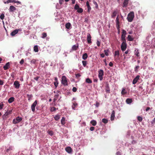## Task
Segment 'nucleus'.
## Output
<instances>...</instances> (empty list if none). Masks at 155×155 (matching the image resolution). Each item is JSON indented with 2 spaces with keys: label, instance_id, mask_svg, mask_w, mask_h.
<instances>
[{
  "label": "nucleus",
  "instance_id": "nucleus-36",
  "mask_svg": "<svg viewBox=\"0 0 155 155\" xmlns=\"http://www.w3.org/2000/svg\"><path fill=\"white\" fill-rule=\"evenodd\" d=\"M91 123L92 125L93 126H95L97 124V122L95 120H92L91 121Z\"/></svg>",
  "mask_w": 155,
  "mask_h": 155
},
{
  "label": "nucleus",
  "instance_id": "nucleus-35",
  "mask_svg": "<svg viewBox=\"0 0 155 155\" xmlns=\"http://www.w3.org/2000/svg\"><path fill=\"white\" fill-rule=\"evenodd\" d=\"M34 51L35 52H38V46L36 45L34 46Z\"/></svg>",
  "mask_w": 155,
  "mask_h": 155
},
{
  "label": "nucleus",
  "instance_id": "nucleus-62",
  "mask_svg": "<svg viewBox=\"0 0 155 155\" xmlns=\"http://www.w3.org/2000/svg\"><path fill=\"white\" fill-rule=\"evenodd\" d=\"M109 65L110 67H112L113 66V63L112 62H110L109 63Z\"/></svg>",
  "mask_w": 155,
  "mask_h": 155
},
{
  "label": "nucleus",
  "instance_id": "nucleus-8",
  "mask_svg": "<svg viewBox=\"0 0 155 155\" xmlns=\"http://www.w3.org/2000/svg\"><path fill=\"white\" fill-rule=\"evenodd\" d=\"M14 2L15 3H17L21 4V3L19 1H16L15 0H8L6 2H5V4L8 3H9Z\"/></svg>",
  "mask_w": 155,
  "mask_h": 155
},
{
  "label": "nucleus",
  "instance_id": "nucleus-53",
  "mask_svg": "<svg viewBox=\"0 0 155 155\" xmlns=\"http://www.w3.org/2000/svg\"><path fill=\"white\" fill-rule=\"evenodd\" d=\"M40 78L39 76H37L34 78V79L36 81H38V79Z\"/></svg>",
  "mask_w": 155,
  "mask_h": 155
},
{
  "label": "nucleus",
  "instance_id": "nucleus-34",
  "mask_svg": "<svg viewBox=\"0 0 155 155\" xmlns=\"http://www.w3.org/2000/svg\"><path fill=\"white\" fill-rule=\"evenodd\" d=\"M117 14V12L116 11H114L112 15H111V17L112 18H114L115 16Z\"/></svg>",
  "mask_w": 155,
  "mask_h": 155
},
{
  "label": "nucleus",
  "instance_id": "nucleus-21",
  "mask_svg": "<svg viewBox=\"0 0 155 155\" xmlns=\"http://www.w3.org/2000/svg\"><path fill=\"white\" fill-rule=\"evenodd\" d=\"M78 44L77 45H73L72 47V51H76L78 48Z\"/></svg>",
  "mask_w": 155,
  "mask_h": 155
},
{
  "label": "nucleus",
  "instance_id": "nucleus-18",
  "mask_svg": "<svg viewBox=\"0 0 155 155\" xmlns=\"http://www.w3.org/2000/svg\"><path fill=\"white\" fill-rule=\"evenodd\" d=\"M86 6L87 7L88 12L89 13L91 9V8L90 5L88 1H87L86 2Z\"/></svg>",
  "mask_w": 155,
  "mask_h": 155
},
{
  "label": "nucleus",
  "instance_id": "nucleus-27",
  "mask_svg": "<svg viewBox=\"0 0 155 155\" xmlns=\"http://www.w3.org/2000/svg\"><path fill=\"white\" fill-rule=\"evenodd\" d=\"M127 93V92L126 91V88H123L122 90L121 94L122 95H125Z\"/></svg>",
  "mask_w": 155,
  "mask_h": 155
},
{
  "label": "nucleus",
  "instance_id": "nucleus-15",
  "mask_svg": "<svg viewBox=\"0 0 155 155\" xmlns=\"http://www.w3.org/2000/svg\"><path fill=\"white\" fill-rule=\"evenodd\" d=\"M105 91L107 93H110V89L109 84L107 83L105 86Z\"/></svg>",
  "mask_w": 155,
  "mask_h": 155
},
{
  "label": "nucleus",
  "instance_id": "nucleus-33",
  "mask_svg": "<svg viewBox=\"0 0 155 155\" xmlns=\"http://www.w3.org/2000/svg\"><path fill=\"white\" fill-rule=\"evenodd\" d=\"M77 105L78 104L76 102L73 103V105L72 106V109L74 110H75V108Z\"/></svg>",
  "mask_w": 155,
  "mask_h": 155
},
{
  "label": "nucleus",
  "instance_id": "nucleus-44",
  "mask_svg": "<svg viewBox=\"0 0 155 155\" xmlns=\"http://www.w3.org/2000/svg\"><path fill=\"white\" fill-rule=\"evenodd\" d=\"M140 67L139 66H137L134 68V71L135 72H137L138 71V69Z\"/></svg>",
  "mask_w": 155,
  "mask_h": 155
},
{
  "label": "nucleus",
  "instance_id": "nucleus-58",
  "mask_svg": "<svg viewBox=\"0 0 155 155\" xmlns=\"http://www.w3.org/2000/svg\"><path fill=\"white\" fill-rule=\"evenodd\" d=\"M3 106L4 104H0V110L2 109Z\"/></svg>",
  "mask_w": 155,
  "mask_h": 155
},
{
  "label": "nucleus",
  "instance_id": "nucleus-41",
  "mask_svg": "<svg viewBox=\"0 0 155 155\" xmlns=\"http://www.w3.org/2000/svg\"><path fill=\"white\" fill-rule=\"evenodd\" d=\"M56 110V108L54 107H50V111L53 112L55 111Z\"/></svg>",
  "mask_w": 155,
  "mask_h": 155
},
{
  "label": "nucleus",
  "instance_id": "nucleus-40",
  "mask_svg": "<svg viewBox=\"0 0 155 155\" xmlns=\"http://www.w3.org/2000/svg\"><path fill=\"white\" fill-rule=\"evenodd\" d=\"M83 10L82 8H79L78 10H77V12L78 13H82L83 12Z\"/></svg>",
  "mask_w": 155,
  "mask_h": 155
},
{
  "label": "nucleus",
  "instance_id": "nucleus-14",
  "mask_svg": "<svg viewBox=\"0 0 155 155\" xmlns=\"http://www.w3.org/2000/svg\"><path fill=\"white\" fill-rule=\"evenodd\" d=\"M10 68V63L8 62L4 66L3 68L5 70L8 69Z\"/></svg>",
  "mask_w": 155,
  "mask_h": 155
},
{
  "label": "nucleus",
  "instance_id": "nucleus-11",
  "mask_svg": "<svg viewBox=\"0 0 155 155\" xmlns=\"http://www.w3.org/2000/svg\"><path fill=\"white\" fill-rule=\"evenodd\" d=\"M140 76L139 75H137L133 80V84H135L137 82L138 80L139 79Z\"/></svg>",
  "mask_w": 155,
  "mask_h": 155
},
{
  "label": "nucleus",
  "instance_id": "nucleus-10",
  "mask_svg": "<svg viewBox=\"0 0 155 155\" xmlns=\"http://www.w3.org/2000/svg\"><path fill=\"white\" fill-rule=\"evenodd\" d=\"M91 37L90 34L89 33H88L87 36V40L88 44L91 43L92 42L91 41Z\"/></svg>",
  "mask_w": 155,
  "mask_h": 155
},
{
  "label": "nucleus",
  "instance_id": "nucleus-25",
  "mask_svg": "<svg viewBox=\"0 0 155 155\" xmlns=\"http://www.w3.org/2000/svg\"><path fill=\"white\" fill-rule=\"evenodd\" d=\"M65 28L68 29H70L71 26V24L70 23L68 22L65 24Z\"/></svg>",
  "mask_w": 155,
  "mask_h": 155
},
{
  "label": "nucleus",
  "instance_id": "nucleus-2",
  "mask_svg": "<svg viewBox=\"0 0 155 155\" xmlns=\"http://www.w3.org/2000/svg\"><path fill=\"white\" fill-rule=\"evenodd\" d=\"M61 83L65 86H68V85L67 78L65 76H63L62 77Z\"/></svg>",
  "mask_w": 155,
  "mask_h": 155
},
{
  "label": "nucleus",
  "instance_id": "nucleus-5",
  "mask_svg": "<svg viewBox=\"0 0 155 155\" xmlns=\"http://www.w3.org/2000/svg\"><path fill=\"white\" fill-rule=\"evenodd\" d=\"M127 48V44L126 42H122L121 45V50L122 51H124Z\"/></svg>",
  "mask_w": 155,
  "mask_h": 155
},
{
  "label": "nucleus",
  "instance_id": "nucleus-49",
  "mask_svg": "<svg viewBox=\"0 0 155 155\" xmlns=\"http://www.w3.org/2000/svg\"><path fill=\"white\" fill-rule=\"evenodd\" d=\"M5 17L4 14H2L0 16V18L2 20H3Z\"/></svg>",
  "mask_w": 155,
  "mask_h": 155
},
{
  "label": "nucleus",
  "instance_id": "nucleus-31",
  "mask_svg": "<svg viewBox=\"0 0 155 155\" xmlns=\"http://www.w3.org/2000/svg\"><path fill=\"white\" fill-rule=\"evenodd\" d=\"M59 96V94H56L54 95V97L53 99V102H55V101H57L58 99V97Z\"/></svg>",
  "mask_w": 155,
  "mask_h": 155
},
{
  "label": "nucleus",
  "instance_id": "nucleus-16",
  "mask_svg": "<svg viewBox=\"0 0 155 155\" xmlns=\"http://www.w3.org/2000/svg\"><path fill=\"white\" fill-rule=\"evenodd\" d=\"M16 10V8L14 6H13L11 5L10 6L9 8V11L10 12H13L14 11H15Z\"/></svg>",
  "mask_w": 155,
  "mask_h": 155
},
{
  "label": "nucleus",
  "instance_id": "nucleus-63",
  "mask_svg": "<svg viewBox=\"0 0 155 155\" xmlns=\"http://www.w3.org/2000/svg\"><path fill=\"white\" fill-rule=\"evenodd\" d=\"M116 27L117 30H120V25H116Z\"/></svg>",
  "mask_w": 155,
  "mask_h": 155
},
{
  "label": "nucleus",
  "instance_id": "nucleus-47",
  "mask_svg": "<svg viewBox=\"0 0 155 155\" xmlns=\"http://www.w3.org/2000/svg\"><path fill=\"white\" fill-rule=\"evenodd\" d=\"M48 132L49 134L51 136H52L53 135V132L52 130L48 131Z\"/></svg>",
  "mask_w": 155,
  "mask_h": 155
},
{
  "label": "nucleus",
  "instance_id": "nucleus-1",
  "mask_svg": "<svg viewBox=\"0 0 155 155\" xmlns=\"http://www.w3.org/2000/svg\"><path fill=\"white\" fill-rule=\"evenodd\" d=\"M134 17V13L133 12H131L128 15L127 19L129 22H132Z\"/></svg>",
  "mask_w": 155,
  "mask_h": 155
},
{
  "label": "nucleus",
  "instance_id": "nucleus-50",
  "mask_svg": "<svg viewBox=\"0 0 155 155\" xmlns=\"http://www.w3.org/2000/svg\"><path fill=\"white\" fill-rule=\"evenodd\" d=\"M75 75L76 78H79L81 76V75L79 74H76Z\"/></svg>",
  "mask_w": 155,
  "mask_h": 155
},
{
  "label": "nucleus",
  "instance_id": "nucleus-54",
  "mask_svg": "<svg viewBox=\"0 0 155 155\" xmlns=\"http://www.w3.org/2000/svg\"><path fill=\"white\" fill-rule=\"evenodd\" d=\"M64 2V0H59V3L60 5H61L63 4Z\"/></svg>",
  "mask_w": 155,
  "mask_h": 155
},
{
  "label": "nucleus",
  "instance_id": "nucleus-38",
  "mask_svg": "<svg viewBox=\"0 0 155 155\" xmlns=\"http://www.w3.org/2000/svg\"><path fill=\"white\" fill-rule=\"evenodd\" d=\"M42 35L41 38H44L47 36V33L43 32L42 33Z\"/></svg>",
  "mask_w": 155,
  "mask_h": 155
},
{
  "label": "nucleus",
  "instance_id": "nucleus-23",
  "mask_svg": "<svg viewBox=\"0 0 155 155\" xmlns=\"http://www.w3.org/2000/svg\"><path fill=\"white\" fill-rule=\"evenodd\" d=\"M15 100V98L13 97H10L8 100V102L9 103H11Z\"/></svg>",
  "mask_w": 155,
  "mask_h": 155
},
{
  "label": "nucleus",
  "instance_id": "nucleus-37",
  "mask_svg": "<svg viewBox=\"0 0 155 155\" xmlns=\"http://www.w3.org/2000/svg\"><path fill=\"white\" fill-rule=\"evenodd\" d=\"M119 52L118 50L116 51H115L114 56L115 57L116 56H117L118 57H119Z\"/></svg>",
  "mask_w": 155,
  "mask_h": 155
},
{
  "label": "nucleus",
  "instance_id": "nucleus-30",
  "mask_svg": "<svg viewBox=\"0 0 155 155\" xmlns=\"http://www.w3.org/2000/svg\"><path fill=\"white\" fill-rule=\"evenodd\" d=\"M126 102L128 104H130L132 103V101L131 98H127L126 101Z\"/></svg>",
  "mask_w": 155,
  "mask_h": 155
},
{
  "label": "nucleus",
  "instance_id": "nucleus-48",
  "mask_svg": "<svg viewBox=\"0 0 155 155\" xmlns=\"http://www.w3.org/2000/svg\"><path fill=\"white\" fill-rule=\"evenodd\" d=\"M79 8V5L77 4H76L75 5L74 9L75 10H78Z\"/></svg>",
  "mask_w": 155,
  "mask_h": 155
},
{
  "label": "nucleus",
  "instance_id": "nucleus-39",
  "mask_svg": "<svg viewBox=\"0 0 155 155\" xmlns=\"http://www.w3.org/2000/svg\"><path fill=\"white\" fill-rule=\"evenodd\" d=\"M86 82L88 83H91L92 81L89 78H87L86 80Z\"/></svg>",
  "mask_w": 155,
  "mask_h": 155
},
{
  "label": "nucleus",
  "instance_id": "nucleus-56",
  "mask_svg": "<svg viewBox=\"0 0 155 155\" xmlns=\"http://www.w3.org/2000/svg\"><path fill=\"white\" fill-rule=\"evenodd\" d=\"M24 60L23 59H22L20 61V63L21 64H22L24 63Z\"/></svg>",
  "mask_w": 155,
  "mask_h": 155
},
{
  "label": "nucleus",
  "instance_id": "nucleus-46",
  "mask_svg": "<svg viewBox=\"0 0 155 155\" xmlns=\"http://www.w3.org/2000/svg\"><path fill=\"white\" fill-rule=\"evenodd\" d=\"M82 63L83 65V66L84 67H85L86 66V65L87 64V61H82Z\"/></svg>",
  "mask_w": 155,
  "mask_h": 155
},
{
  "label": "nucleus",
  "instance_id": "nucleus-59",
  "mask_svg": "<svg viewBox=\"0 0 155 155\" xmlns=\"http://www.w3.org/2000/svg\"><path fill=\"white\" fill-rule=\"evenodd\" d=\"M7 112L8 113V114H12V110H8Z\"/></svg>",
  "mask_w": 155,
  "mask_h": 155
},
{
  "label": "nucleus",
  "instance_id": "nucleus-12",
  "mask_svg": "<svg viewBox=\"0 0 155 155\" xmlns=\"http://www.w3.org/2000/svg\"><path fill=\"white\" fill-rule=\"evenodd\" d=\"M129 0H124L122 5L123 7H126L128 5V2Z\"/></svg>",
  "mask_w": 155,
  "mask_h": 155
},
{
  "label": "nucleus",
  "instance_id": "nucleus-61",
  "mask_svg": "<svg viewBox=\"0 0 155 155\" xmlns=\"http://www.w3.org/2000/svg\"><path fill=\"white\" fill-rule=\"evenodd\" d=\"M11 76L12 78H14L15 74H14V73L13 72L11 74Z\"/></svg>",
  "mask_w": 155,
  "mask_h": 155
},
{
  "label": "nucleus",
  "instance_id": "nucleus-26",
  "mask_svg": "<svg viewBox=\"0 0 155 155\" xmlns=\"http://www.w3.org/2000/svg\"><path fill=\"white\" fill-rule=\"evenodd\" d=\"M60 115L57 114L55 116L54 118L55 120L57 121L60 119Z\"/></svg>",
  "mask_w": 155,
  "mask_h": 155
},
{
  "label": "nucleus",
  "instance_id": "nucleus-57",
  "mask_svg": "<svg viewBox=\"0 0 155 155\" xmlns=\"http://www.w3.org/2000/svg\"><path fill=\"white\" fill-rule=\"evenodd\" d=\"M139 52L138 51V50H137V51H136V52L135 54L137 56V57H138L139 56Z\"/></svg>",
  "mask_w": 155,
  "mask_h": 155
},
{
  "label": "nucleus",
  "instance_id": "nucleus-51",
  "mask_svg": "<svg viewBox=\"0 0 155 155\" xmlns=\"http://www.w3.org/2000/svg\"><path fill=\"white\" fill-rule=\"evenodd\" d=\"M77 91V88H76V87H74L73 88L72 91L74 92H76Z\"/></svg>",
  "mask_w": 155,
  "mask_h": 155
},
{
  "label": "nucleus",
  "instance_id": "nucleus-9",
  "mask_svg": "<svg viewBox=\"0 0 155 155\" xmlns=\"http://www.w3.org/2000/svg\"><path fill=\"white\" fill-rule=\"evenodd\" d=\"M14 86L16 89H18L19 88L20 84L19 82L17 81H15L14 83Z\"/></svg>",
  "mask_w": 155,
  "mask_h": 155
},
{
  "label": "nucleus",
  "instance_id": "nucleus-64",
  "mask_svg": "<svg viewBox=\"0 0 155 155\" xmlns=\"http://www.w3.org/2000/svg\"><path fill=\"white\" fill-rule=\"evenodd\" d=\"M116 155H121V153L120 151H118L116 153Z\"/></svg>",
  "mask_w": 155,
  "mask_h": 155
},
{
  "label": "nucleus",
  "instance_id": "nucleus-4",
  "mask_svg": "<svg viewBox=\"0 0 155 155\" xmlns=\"http://www.w3.org/2000/svg\"><path fill=\"white\" fill-rule=\"evenodd\" d=\"M122 34L121 36V40L122 42H126V40L125 38V35L127 34L126 31L124 30H122Z\"/></svg>",
  "mask_w": 155,
  "mask_h": 155
},
{
  "label": "nucleus",
  "instance_id": "nucleus-28",
  "mask_svg": "<svg viewBox=\"0 0 155 155\" xmlns=\"http://www.w3.org/2000/svg\"><path fill=\"white\" fill-rule=\"evenodd\" d=\"M65 118L64 117H62V119L61 120V124L62 125H64L65 124Z\"/></svg>",
  "mask_w": 155,
  "mask_h": 155
},
{
  "label": "nucleus",
  "instance_id": "nucleus-45",
  "mask_svg": "<svg viewBox=\"0 0 155 155\" xmlns=\"http://www.w3.org/2000/svg\"><path fill=\"white\" fill-rule=\"evenodd\" d=\"M137 119L138 121H139L140 122L142 121L143 118L142 117H141L140 116H138L137 117Z\"/></svg>",
  "mask_w": 155,
  "mask_h": 155
},
{
  "label": "nucleus",
  "instance_id": "nucleus-7",
  "mask_svg": "<svg viewBox=\"0 0 155 155\" xmlns=\"http://www.w3.org/2000/svg\"><path fill=\"white\" fill-rule=\"evenodd\" d=\"M37 104V101L36 100L31 105V109L32 111L34 112L35 110V107Z\"/></svg>",
  "mask_w": 155,
  "mask_h": 155
},
{
  "label": "nucleus",
  "instance_id": "nucleus-29",
  "mask_svg": "<svg viewBox=\"0 0 155 155\" xmlns=\"http://www.w3.org/2000/svg\"><path fill=\"white\" fill-rule=\"evenodd\" d=\"M88 55L87 53H85L82 55V58L84 60H86L87 58Z\"/></svg>",
  "mask_w": 155,
  "mask_h": 155
},
{
  "label": "nucleus",
  "instance_id": "nucleus-24",
  "mask_svg": "<svg viewBox=\"0 0 155 155\" xmlns=\"http://www.w3.org/2000/svg\"><path fill=\"white\" fill-rule=\"evenodd\" d=\"M127 39L129 41H132L134 40V38L130 35H128Z\"/></svg>",
  "mask_w": 155,
  "mask_h": 155
},
{
  "label": "nucleus",
  "instance_id": "nucleus-3",
  "mask_svg": "<svg viewBox=\"0 0 155 155\" xmlns=\"http://www.w3.org/2000/svg\"><path fill=\"white\" fill-rule=\"evenodd\" d=\"M22 120V118L21 117H18L16 118L15 119H13V123L15 124L20 122Z\"/></svg>",
  "mask_w": 155,
  "mask_h": 155
},
{
  "label": "nucleus",
  "instance_id": "nucleus-43",
  "mask_svg": "<svg viewBox=\"0 0 155 155\" xmlns=\"http://www.w3.org/2000/svg\"><path fill=\"white\" fill-rule=\"evenodd\" d=\"M93 3L95 5V8H98V5L97 3L94 0L93 1Z\"/></svg>",
  "mask_w": 155,
  "mask_h": 155
},
{
  "label": "nucleus",
  "instance_id": "nucleus-22",
  "mask_svg": "<svg viewBox=\"0 0 155 155\" xmlns=\"http://www.w3.org/2000/svg\"><path fill=\"white\" fill-rule=\"evenodd\" d=\"M65 150L68 153H70L72 152V149L70 147H68L65 148Z\"/></svg>",
  "mask_w": 155,
  "mask_h": 155
},
{
  "label": "nucleus",
  "instance_id": "nucleus-60",
  "mask_svg": "<svg viewBox=\"0 0 155 155\" xmlns=\"http://www.w3.org/2000/svg\"><path fill=\"white\" fill-rule=\"evenodd\" d=\"M94 127H90V129L91 131H92L94 130Z\"/></svg>",
  "mask_w": 155,
  "mask_h": 155
},
{
  "label": "nucleus",
  "instance_id": "nucleus-32",
  "mask_svg": "<svg viewBox=\"0 0 155 155\" xmlns=\"http://www.w3.org/2000/svg\"><path fill=\"white\" fill-rule=\"evenodd\" d=\"M27 96L28 99V101H30V100H31L32 98L33 97V95L32 94H27Z\"/></svg>",
  "mask_w": 155,
  "mask_h": 155
},
{
  "label": "nucleus",
  "instance_id": "nucleus-20",
  "mask_svg": "<svg viewBox=\"0 0 155 155\" xmlns=\"http://www.w3.org/2000/svg\"><path fill=\"white\" fill-rule=\"evenodd\" d=\"M9 115L8 113L6 112L2 116L3 119L4 120H5L8 117V116Z\"/></svg>",
  "mask_w": 155,
  "mask_h": 155
},
{
  "label": "nucleus",
  "instance_id": "nucleus-6",
  "mask_svg": "<svg viewBox=\"0 0 155 155\" xmlns=\"http://www.w3.org/2000/svg\"><path fill=\"white\" fill-rule=\"evenodd\" d=\"M104 75V71L102 70L101 69L98 71V77L100 81H101L103 78V76Z\"/></svg>",
  "mask_w": 155,
  "mask_h": 155
},
{
  "label": "nucleus",
  "instance_id": "nucleus-55",
  "mask_svg": "<svg viewBox=\"0 0 155 155\" xmlns=\"http://www.w3.org/2000/svg\"><path fill=\"white\" fill-rule=\"evenodd\" d=\"M100 44H101V43H100V42L99 41H97V46L98 47H99L100 46Z\"/></svg>",
  "mask_w": 155,
  "mask_h": 155
},
{
  "label": "nucleus",
  "instance_id": "nucleus-13",
  "mask_svg": "<svg viewBox=\"0 0 155 155\" xmlns=\"http://www.w3.org/2000/svg\"><path fill=\"white\" fill-rule=\"evenodd\" d=\"M19 30V29H15L11 33V35L12 36L15 35L16 34L18 33Z\"/></svg>",
  "mask_w": 155,
  "mask_h": 155
},
{
  "label": "nucleus",
  "instance_id": "nucleus-52",
  "mask_svg": "<svg viewBox=\"0 0 155 155\" xmlns=\"http://www.w3.org/2000/svg\"><path fill=\"white\" fill-rule=\"evenodd\" d=\"M108 51V50H107V51H106V50H104V54L106 56H107L108 55V54L107 52Z\"/></svg>",
  "mask_w": 155,
  "mask_h": 155
},
{
  "label": "nucleus",
  "instance_id": "nucleus-17",
  "mask_svg": "<svg viewBox=\"0 0 155 155\" xmlns=\"http://www.w3.org/2000/svg\"><path fill=\"white\" fill-rule=\"evenodd\" d=\"M115 112L114 110H113L112 112V114L110 116V119L111 120H114L115 117Z\"/></svg>",
  "mask_w": 155,
  "mask_h": 155
},
{
  "label": "nucleus",
  "instance_id": "nucleus-42",
  "mask_svg": "<svg viewBox=\"0 0 155 155\" xmlns=\"http://www.w3.org/2000/svg\"><path fill=\"white\" fill-rule=\"evenodd\" d=\"M102 122L104 124H106L108 122V120L105 118H104L102 119Z\"/></svg>",
  "mask_w": 155,
  "mask_h": 155
},
{
  "label": "nucleus",
  "instance_id": "nucleus-19",
  "mask_svg": "<svg viewBox=\"0 0 155 155\" xmlns=\"http://www.w3.org/2000/svg\"><path fill=\"white\" fill-rule=\"evenodd\" d=\"M58 80L57 78L56 77L54 78V84L56 88L58 86Z\"/></svg>",
  "mask_w": 155,
  "mask_h": 155
}]
</instances>
